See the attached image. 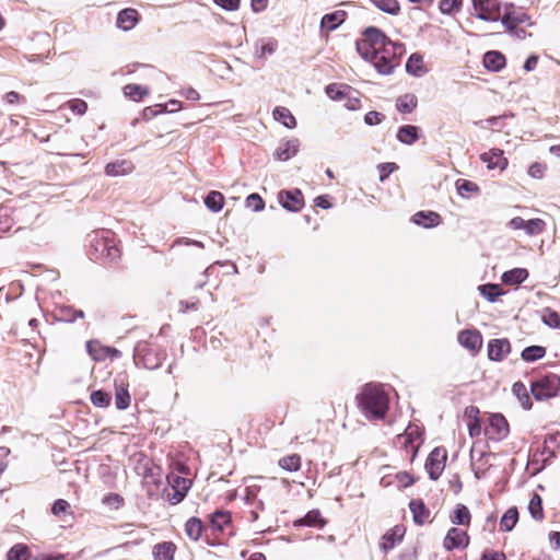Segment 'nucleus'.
<instances>
[{
  "label": "nucleus",
  "instance_id": "f257e3e1",
  "mask_svg": "<svg viewBox=\"0 0 560 560\" xmlns=\"http://www.w3.org/2000/svg\"><path fill=\"white\" fill-rule=\"evenodd\" d=\"M357 399L360 410L368 419H383L388 410L389 398L381 386L365 385Z\"/></svg>",
  "mask_w": 560,
  "mask_h": 560
},
{
  "label": "nucleus",
  "instance_id": "f03ea898",
  "mask_svg": "<svg viewBox=\"0 0 560 560\" xmlns=\"http://www.w3.org/2000/svg\"><path fill=\"white\" fill-rule=\"evenodd\" d=\"M404 54L405 47L402 44L390 42L384 47L372 51L368 60L373 63L378 73L388 75L399 65Z\"/></svg>",
  "mask_w": 560,
  "mask_h": 560
},
{
  "label": "nucleus",
  "instance_id": "7ed1b4c3",
  "mask_svg": "<svg viewBox=\"0 0 560 560\" xmlns=\"http://www.w3.org/2000/svg\"><path fill=\"white\" fill-rule=\"evenodd\" d=\"M390 42L380 28L371 26L364 30L363 38L357 42V50L363 59H370L372 51Z\"/></svg>",
  "mask_w": 560,
  "mask_h": 560
},
{
  "label": "nucleus",
  "instance_id": "20e7f679",
  "mask_svg": "<svg viewBox=\"0 0 560 560\" xmlns=\"http://www.w3.org/2000/svg\"><path fill=\"white\" fill-rule=\"evenodd\" d=\"M91 255L95 259L114 261L119 258L120 250L114 238L108 233H103L102 235L96 234L91 241Z\"/></svg>",
  "mask_w": 560,
  "mask_h": 560
},
{
  "label": "nucleus",
  "instance_id": "39448f33",
  "mask_svg": "<svg viewBox=\"0 0 560 560\" xmlns=\"http://www.w3.org/2000/svg\"><path fill=\"white\" fill-rule=\"evenodd\" d=\"M530 392L537 400L553 398L560 393V377L556 374L540 377L530 384Z\"/></svg>",
  "mask_w": 560,
  "mask_h": 560
},
{
  "label": "nucleus",
  "instance_id": "423d86ee",
  "mask_svg": "<svg viewBox=\"0 0 560 560\" xmlns=\"http://www.w3.org/2000/svg\"><path fill=\"white\" fill-rule=\"evenodd\" d=\"M422 442V431L417 424H409L405 432L396 438V444L402 447L407 454H410L411 459L416 456Z\"/></svg>",
  "mask_w": 560,
  "mask_h": 560
},
{
  "label": "nucleus",
  "instance_id": "0eeeda50",
  "mask_svg": "<svg viewBox=\"0 0 560 560\" xmlns=\"http://www.w3.org/2000/svg\"><path fill=\"white\" fill-rule=\"evenodd\" d=\"M474 14L485 21H498L500 19L499 0H471Z\"/></svg>",
  "mask_w": 560,
  "mask_h": 560
},
{
  "label": "nucleus",
  "instance_id": "6e6552de",
  "mask_svg": "<svg viewBox=\"0 0 560 560\" xmlns=\"http://www.w3.org/2000/svg\"><path fill=\"white\" fill-rule=\"evenodd\" d=\"M447 458L446 451L442 447H435L429 455L425 468L432 480H436L445 468Z\"/></svg>",
  "mask_w": 560,
  "mask_h": 560
},
{
  "label": "nucleus",
  "instance_id": "1a4fd4ad",
  "mask_svg": "<svg viewBox=\"0 0 560 560\" xmlns=\"http://www.w3.org/2000/svg\"><path fill=\"white\" fill-rule=\"evenodd\" d=\"M509 432V423L502 415L494 413L490 416L489 424L486 428V435L490 440L501 441L508 436Z\"/></svg>",
  "mask_w": 560,
  "mask_h": 560
},
{
  "label": "nucleus",
  "instance_id": "9d476101",
  "mask_svg": "<svg viewBox=\"0 0 560 560\" xmlns=\"http://www.w3.org/2000/svg\"><path fill=\"white\" fill-rule=\"evenodd\" d=\"M168 482L172 486V493H168V500L173 504L179 503L184 497L186 495L187 491L189 490L191 486V481L187 478H183L176 475H171L167 477Z\"/></svg>",
  "mask_w": 560,
  "mask_h": 560
},
{
  "label": "nucleus",
  "instance_id": "9b49d317",
  "mask_svg": "<svg viewBox=\"0 0 560 560\" xmlns=\"http://www.w3.org/2000/svg\"><path fill=\"white\" fill-rule=\"evenodd\" d=\"M469 545V536L463 529L452 527L448 529L444 540L443 547L446 550L465 549Z\"/></svg>",
  "mask_w": 560,
  "mask_h": 560
},
{
  "label": "nucleus",
  "instance_id": "f8f14e48",
  "mask_svg": "<svg viewBox=\"0 0 560 560\" xmlns=\"http://www.w3.org/2000/svg\"><path fill=\"white\" fill-rule=\"evenodd\" d=\"M499 20L509 32L515 31L520 24H530L528 14L523 11H516L512 5L511 9H506Z\"/></svg>",
  "mask_w": 560,
  "mask_h": 560
},
{
  "label": "nucleus",
  "instance_id": "ddd939ff",
  "mask_svg": "<svg viewBox=\"0 0 560 560\" xmlns=\"http://www.w3.org/2000/svg\"><path fill=\"white\" fill-rule=\"evenodd\" d=\"M480 160L487 165L489 170L499 168L504 171L508 167V159L503 155V150L491 149L480 155Z\"/></svg>",
  "mask_w": 560,
  "mask_h": 560
},
{
  "label": "nucleus",
  "instance_id": "4468645a",
  "mask_svg": "<svg viewBox=\"0 0 560 560\" xmlns=\"http://www.w3.org/2000/svg\"><path fill=\"white\" fill-rule=\"evenodd\" d=\"M404 535L405 528L402 526H394L382 536L380 548L384 552L392 550L402 539Z\"/></svg>",
  "mask_w": 560,
  "mask_h": 560
},
{
  "label": "nucleus",
  "instance_id": "2eb2a0df",
  "mask_svg": "<svg viewBox=\"0 0 560 560\" xmlns=\"http://www.w3.org/2000/svg\"><path fill=\"white\" fill-rule=\"evenodd\" d=\"M458 342L471 352H477L482 346V336L477 330H464L458 335Z\"/></svg>",
  "mask_w": 560,
  "mask_h": 560
},
{
  "label": "nucleus",
  "instance_id": "dca6fc26",
  "mask_svg": "<svg viewBox=\"0 0 560 560\" xmlns=\"http://www.w3.org/2000/svg\"><path fill=\"white\" fill-rule=\"evenodd\" d=\"M279 201L282 207L289 211H299L304 205L303 196L300 190L281 191L279 194Z\"/></svg>",
  "mask_w": 560,
  "mask_h": 560
},
{
  "label": "nucleus",
  "instance_id": "f3484780",
  "mask_svg": "<svg viewBox=\"0 0 560 560\" xmlns=\"http://www.w3.org/2000/svg\"><path fill=\"white\" fill-rule=\"evenodd\" d=\"M511 351V345L506 339H493L488 343V355L492 361H501Z\"/></svg>",
  "mask_w": 560,
  "mask_h": 560
},
{
  "label": "nucleus",
  "instance_id": "a211bd4d",
  "mask_svg": "<svg viewBox=\"0 0 560 560\" xmlns=\"http://www.w3.org/2000/svg\"><path fill=\"white\" fill-rule=\"evenodd\" d=\"M135 165L128 160L110 162L105 166V174L110 177L124 176L132 173Z\"/></svg>",
  "mask_w": 560,
  "mask_h": 560
},
{
  "label": "nucleus",
  "instance_id": "6ab92c4d",
  "mask_svg": "<svg viewBox=\"0 0 560 560\" xmlns=\"http://www.w3.org/2000/svg\"><path fill=\"white\" fill-rule=\"evenodd\" d=\"M138 20V11L131 8H127L118 13L116 24L122 31H130L136 26Z\"/></svg>",
  "mask_w": 560,
  "mask_h": 560
},
{
  "label": "nucleus",
  "instance_id": "aec40b11",
  "mask_svg": "<svg viewBox=\"0 0 560 560\" xmlns=\"http://www.w3.org/2000/svg\"><path fill=\"white\" fill-rule=\"evenodd\" d=\"M412 221L417 225H421L428 229L439 225L441 222V217L439 213L433 211H419L413 215Z\"/></svg>",
  "mask_w": 560,
  "mask_h": 560
},
{
  "label": "nucleus",
  "instance_id": "412c9836",
  "mask_svg": "<svg viewBox=\"0 0 560 560\" xmlns=\"http://www.w3.org/2000/svg\"><path fill=\"white\" fill-rule=\"evenodd\" d=\"M299 151V142L298 140H288L277 148L275 151V156L279 161H288L292 156H294Z\"/></svg>",
  "mask_w": 560,
  "mask_h": 560
},
{
  "label": "nucleus",
  "instance_id": "4be33fe9",
  "mask_svg": "<svg viewBox=\"0 0 560 560\" xmlns=\"http://www.w3.org/2000/svg\"><path fill=\"white\" fill-rule=\"evenodd\" d=\"M278 48V40L275 38H262L255 45V56L265 59L268 55H272Z\"/></svg>",
  "mask_w": 560,
  "mask_h": 560
},
{
  "label": "nucleus",
  "instance_id": "5701e85b",
  "mask_svg": "<svg viewBox=\"0 0 560 560\" xmlns=\"http://www.w3.org/2000/svg\"><path fill=\"white\" fill-rule=\"evenodd\" d=\"M479 409L475 406H470L466 408L465 415L467 416L468 423V433L471 438L478 436L481 433V423L478 418Z\"/></svg>",
  "mask_w": 560,
  "mask_h": 560
},
{
  "label": "nucleus",
  "instance_id": "b1692460",
  "mask_svg": "<svg viewBox=\"0 0 560 560\" xmlns=\"http://www.w3.org/2000/svg\"><path fill=\"white\" fill-rule=\"evenodd\" d=\"M483 65L488 70L499 71L505 66V57L495 50L488 51L485 54Z\"/></svg>",
  "mask_w": 560,
  "mask_h": 560
},
{
  "label": "nucleus",
  "instance_id": "393cba45",
  "mask_svg": "<svg viewBox=\"0 0 560 560\" xmlns=\"http://www.w3.org/2000/svg\"><path fill=\"white\" fill-rule=\"evenodd\" d=\"M176 546L171 541L158 544L153 548L154 560H174Z\"/></svg>",
  "mask_w": 560,
  "mask_h": 560
},
{
  "label": "nucleus",
  "instance_id": "a878e982",
  "mask_svg": "<svg viewBox=\"0 0 560 560\" xmlns=\"http://www.w3.org/2000/svg\"><path fill=\"white\" fill-rule=\"evenodd\" d=\"M346 19L345 11H336L332 13L325 14L320 21V27L324 30L334 31Z\"/></svg>",
  "mask_w": 560,
  "mask_h": 560
},
{
  "label": "nucleus",
  "instance_id": "bb28decb",
  "mask_svg": "<svg viewBox=\"0 0 560 560\" xmlns=\"http://www.w3.org/2000/svg\"><path fill=\"white\" fill-rule=\"evenodd\" d=\"M527 277L528 271L525 268H514L502 275V281L505 284L517 285L524 282Z\"/></svg>",
  "mask_w": 560,
  "mask_h": 560
},
{
  "label": "nucleus",
  "instance_id": "cd10ccee",
  "mask_svg": "<svg viewBox=\"0 0 560 560\" xmlns=\"http://www.w3.org/2000/svg\"><path fill=\"white\" fill-rule=\"evenodd\" d=\"M406 70L408 73L415 77H422L424 73H427L423 58L418 54H412L407 60Z\"/></svg>",
  "mask_w": 560,
  "mask_h": 560
},
{
  "label": "nucleus",
  "instance_id": "c85d7f7f",
  "mask_svg": "<svg viewBox=\"0 0 560 560\" xmlns=\"http://www.w3.org/2000/svg\"><path fill=\"white\" fill-rule=\"evenodd\" d=\"M471 521V515L468 508L464 504H457L451 514V522L454 525L468 526Z\"/></svg>",
  "mask_w": 560,
  "mask_h": 560
},
{
  "label": "nucleus",
  "instance_id": "c756f323",
  "mask_svg": "<svg viewBox=\"0 0 560 560\" xmlns=\"http://www.w3.org/2000/svg\"><path fill=\"white\" fill-rule=\"evenodd\" d=\"M397 139L401 143L412 144L419 139L418 127L412 125H405L398 129Z\"/></svg>",
  "mask_w": 560,
  "mask_h": 560
},
{
  "label": "nucleus",
  "instance_id": "7c9ffc66",
  "mask_svg": "<svg viewBox=\"0 0 560 560\" xmlns=\"http://www.w3.org/2000/svg\"><path fill=\"white\" fill-rule=\"evenodd\" d=\"M512 393L516 396L524 409L529 410L533 407V402L525 384L522 382L514 383L512 386Z\"/></svg>",
  "mask_w": 560,
  "mask_h": 560
},
{
  "label": "nucleus",
  "instance_id": "2f4dec72",
  "mask_svg": "<svg viewBox=\"0 0 560 560\" xmlns=\"http://www.w3.org/2000/svg\"><path fill=\"white\" fill-rule=\"evenodd\" d=\"M409 508L417 524L421 525L428 520L430 513L421 500H412Z\"/></svg>",
  "mask_w": 560,
  "mask_h": 560
},
{
  "label": "nucleus",
  "instance_id": "473e14b6",
  "mask_svg": "<svg viewBox=\"0 0 560 560\" xmlns=\"http://www.w3.org/2000/svg\"><path fill=\"white\" fill-rule=\"evenodd\" d=\"M351 93V86L347 84L331 83L326 86V94L332 101H343Z\"/></svg>",
  "mask_w": 560,
  "mask_h": 560
},
{
  "label": "nucleus",
  "instance_id": "72a5a7b5",
  "mask_svg": "<svg viewBox=\"0 0 560 560\" xmlns=\"http://www.w3.org/2000/svg\"><path fill=\"white\" fill-rule=\"evenodd\" d=\"M418 105V98L411 93L398 97L396 108L400 113H411Z\"/></svg>",
  "mask_w": 560,
  "mask_h": 560
},
{
  "label": "nucleus",
  "instance_id": "f704fd0d",
  "mask_svg": "<svg viewBox=\"0 0 560 560\" xmlns=\"http://www.w3.org/2000/svg\"><path fill=\"white\" fill-rule=\"evenodd\" d=\"M273 117L277 121L281 122L287 128H294L296 126L294 116L287 107H276L273 109Z\"/></svg>",
  "mask_w": 560,
  "mask_h": 560
},
{
  "label": "nucleus",
  "instance_id": "c9c22d12",
  "mask_svg": "<svg viewBox=\"0 0 560 560\" xmlns=\"http://www.w3.org/2000/svg\"><path fill=\"white\" fill-rule=\"evenodd\" d=\"M518 521V512L516 508H510L503 514L500 521V528L503 532L512 530Z\"/></svg>",
  "mask_w": 560,
  "mask_h": 560
},
{
  "label": "nucleus",
  "instance_id": "e433bc0d",
  "mask_svg": "<svg viewBox=\"0 0 560 560\" xmlns=\"http://www.w3.org/2000/svg\"><path fill=\"white\" fill-rule=\"evenodd\" d=\"M86 350L94 361H103L106 359L108 347L103 346L97 340H90L86 342Z\"/></svg>",
  "mask_w": 560,
  "mask_h": 560
},
{
  "label": "nucleus",
  "instance_id": "4c0bfd02",
  "mask_svg": "<svg viewBox=\"0 0 560 560\" xmlns=\"http://www.w3.org/2000/svg\"><path fill=\"white\" fill-rule=\"evenodd\" d=\"M202 522L197 517H190L185 524V532L192 540H198L202 534Z\"/></svg>",
  "mask_w": 560,
  "mask_h": 560
},
{
  "label": "nucleus",
  "instance_id": "58836bf2",
  "mask_svg": "<svg viewBox=\"0 0 560 560\" xmlns=\"http://www.w3.org/2000/svg\"><path fill=\"white\" fill-rule=\"evenodd\" d=\"M124 94L132 101L138 102L149 94V89L139 84H127L124 88Z\"/></svg>",
  "mask_w": 560,
  "mask_h": 560
},
{
  "label": "nucleus",
  "instance_id": "ea45409f",
  "mask_svg": "<svg viewBox=\"0 0 560 560\" xmlns=\"http://www.w3.org/2000/svg\"><path fill=\"white\" fill-rule=\"evenodd\" d=\"M205 205L213 212H219L224 205V197L219 191H210L205 198Z\"/></svg>",
  "mask_w": 560,
  "mask_h": 560
},
{
  "label": "nucleus",
  "instance_id": "a19ab883",
  "mask_svg": "<svg viewBox=\"0 0 560 560\" xmlns=\"http://www.w3.org/2000/svg\"><path fill=\"white\" fill-rule=\"evenodd\" d=\"M381 11L396 15L400 11V5L397 0H370Z\"/></svg>",
  "mask_w": 560,
  "mask_h": 560
},
{
  "label": "nucleus",
  "instance_id": "79ce46f5",
  "mask_svg": "<svg viewBox=\"0 0 560 560\" xmlns=\"http://www.w3.org/2000/svg\"><path fill=\"white\" fill-rule=\"evenodd\" d=\"M546 354V349L541 346H530L525 348L522 351V359L526 362H534L536 360H539L544 358Z\"/></svg>",
  "mask_w": 560,
  "mask_h": 560
},
{
  "label": "nucleus",
  "instance_id": "37998d69",
  "mask_svg": "<svg viewBox=\"0 0 560 560\" xmlns=\"http://www.w3.org/2000/svg\"><path fill=\"white\" fill-rule=\"evenodd\" d=\"M115 405L117 409H127L130 405V395L124 385L116 384Z\"/></svg>",
  "mask_w": 560,
  "mask_h": 560
},
{
  "label": "nucleus",
  "instance_id": "c03bdc74",
  "mask_svg": "<svg viewBox=\"0 0 560 560\" xmlns=\"http://www.w3.org/2000/svg\"><path fill=\"white\" fill-rule=\"evenodd\" d=\"M231 522V514L225 511H217L211 516V525L217 530H223Z\"/></svg>",
  "mask_w": 560,
  "mask_h": 560
},
{
  "label": "nucleus",
  "instance_id": "a18cd8bd",
  "mask_svg": "<svg viewBox=\"0 0 560 560\" xmlns=\"http://www.w3.org/2000/svg\"><path fill=\"white\" fill-rule=\"evenodd\" d=\"M546 222L542 219L535 218L525 221L524 231L527 235L533 236L544 232Z\"/></svg>",
  "mask_w": 560,
  "mask_h": 560
},
{
  "label": "nucleus",
  "instance_id": "49530a36",
  "mask_svg": "<svg viewBox=\"0 0 560 560\" xmlns=\"http://www.w3.org/2000/svg\"><path fill=\"white\" fill-rule=\"evenodd\" d=\"M279 466L288 471H298L301 467V457L298 454L284 456L279 459Z\"/></svg>",
  "mask_w": 560,
  "mask_h": 560
},
{
  "label": "nucleus",
  "instance_id": "de8ad7c7",
  "mask_svg": "<svg viewBox=\"0 0 560 560\" xmlns=\"http://www.w3.org/2000/svg\"><path fill=\"white\" fill-rule=\"evenodd\" d=\"M541 320L544 322L545 325H547L550 328L560 327V315L549 307L542 310Z\"/></svg>",
  "mask_w": 560,
  "mask_h": 560
},
{
  "label": "nucleus",
  "instance_id": "09e8293b",
  "mask_svg": "<svg viewBox=\"0 0 560 560\" xmlns=\"http://www.w3.org/2000/svg\"><path fill=\"white\" fill-rule=\"evenodd\" d=\"M28 548L23 544L14 545L7 553L8 560H27Z\"/></svg>",
  "mask_w": 560,
  "mask_h": 560
},
{
  "label": "nucleus",
  "instance_id": "8fccbe9b",
  "mask_svg": "<svg viewBox=\"0 0 560 560\" xmlns=\"http://www.w3.org/2000/svg\"><path fill=\"white\" fill-rule=\"evenodd\" d=\"M480 294L489 302H494L495 299L502 294L498 284H483L478 288Z\"/></svg>",
  "mask_w": 560,
  "mask_h": 560
},
{
  "label": "nucleus",
  "instance_id": "3c124183",
  "mask_svg": "<svg viewBox=\"0 0 560 560\" xmlns=\"http://www.w3.org/2000/svg\"><path fill=\"white\" fill-rule=\"evenodd\" d=\"M528 510H529L530 515L535 520H537V521L542 520L544 512H542L541 499L538 494L533 495V498L530 499V501L528 503Z\"/></svg>",
  "mask_w": 560,
  "mask_h": 560
},
{
  "label": "nucleus",
  "instance_id": "603ef678",
  "mask_svg": "<svg viewBox=\"0 0 560 560\" xmlns=\"http://www.w3.org/2000/svg\"><path fill=\"white\" fill-rule=\"evenodd\" d=\"M456 188L458 194L463 197H466L467 194H475L479 189L474 182L467 179H458L456 182Z\"/></svg>",
  "mask_w": 560,
  "mask_h": 560
},
{
  "label": "nucleus",
  "instance_id": "864d4df0",
  "mask_svg": "<svg viewBox=\"0 0 560 560\" xmlns=\"http://www.w3.org/2000/svg\"><path fill=\"white\" fill-rule=\"evenodd\" d=\"M463 0H440L439 9L444 14H452L459 11Z\"/></svg>",
  "mask_w": 560,
  "mask_h": 560
},
{
  "label": "nucleus",
  "instance_id": "5fc2aeb1",
  "mask_svg": "<svg viewBox=\"0 0 560 560\" xmlns=\"http://www.w3.org/2000/svg\"><path fill=\"white\" fill-rule=\"evenodd\" d=\"M110 395L103 390H95L91 394V401L96 407H107L110 402Z\"/></svg>",
  "mask_w": 560,
  "mask_h": 560
},
{
  "label": "nucleus",
  "instance_id": "6e6d98bb",
  "mask_svg": "<svg viewBox=\"0 0 560 560\" xmlns=\"http://www.w3.org/2000/svg\"><path fill=\"white\" fill-rule=\"evenodd\" d=\"M62 108H69L75 115H83L88 109V104L83 100L75 98L69 101Z\"/></svg>",
  "mask_w": 560,
  "mask_h": 560
},
{
  "label": "nucleus",
  "instance_id": "4d7b16f0",
  "mask_svg": "<svg viewBox=\"0 0 560 560\" xmlns=\"http://www.w3.org/2000/svg\"><path fill=\"white\" fill-rule=\"evenodd\" d=\"M299 523L301 525H305V526H319L322 527L323 526V521L320 520V514L319 512L317 511H311L308 512L305 517H303L302 520L299 521Z\"/></svg>",
  "mask_w": 560,
  "mask_h": 560
},
{
  "label": "nucleus",
  "instance_id": "13d9d810",
  "mask_svg": "<svg viewBox=\"0 0 560 560\" xmlns=\"http://www.w3.org/2000/svg\"><path fill=\"white\" fill-rule=\"evenodd\" d=\"M345 107L349 110H357L361 107V100L358 96V92L351 88V93L346 95L345 98Z\"/></svg>",
  "mask_w": 560,
  "mask_h": 560
},
{
  "label": "nucleus",
  "instance_id": "bf43d9fd",
  "mask_svg": "<svg viewBox=\"0 0 560 560\" xmlns=\"http://www.w3.org/2000/svg\"><path fill=\"white\" fill-rule=\"evenodd\" d=\"M547 170V165L544 163L535 162L528 167V175L533 178L540 179L544 177L545 172Z\"/></svg>",
  "mask_w": 560,
  "mask_h": 560
},
{
  "label": "nucleus",
  "instance_id": "052dcab7",
  "mask_svg": "<svg viewBox=\"0 0 560 560\" xmlns=\"http://www.w3.org/2000/svg\"><path fill=\"white\" fill-rule=\"evenodd\" d=\"M246 207L252 208L254 211H260L264 209L265 202L258 194H250L246 198Z\"/></svg>",
  "mask_w": 560,
  "mask_h": 560
},
{
  "label": "nucleus",
  "instance_id": "680f3d73",
  "mask_svg": "<svg viewBox=\"0 0 560 560\" xmlns=\"http://www.w3.org/2000/svg\"><path fill=\"white\" fill-rule=\"evenodd\" d=\"M70 510V504L62 499L56 500L51 506V513L55 516H60L61 514L68 513Z\"/></svg>",
  "mask_w": 560,
  "mask_h": 560
},
{
  "label": "nucleus",
  "instance_id": "e2e57ef3",
  "mask_svg": "<svg viewBox=\"0 0 560 560\" xmlns=\"http://www.w3.org/2000/svg\"><path fill=\"white\" fill-rule=\"evenodd\" d=\"M384 119V115L382 113H378V112H369L365 116H364V121L366 125L369 126H374V125H378L383 121Z\"/></svg>",
  "mask_w": 560,
  "mask_h": 560
},
{
  "label": "nucleus",
  "instance_id": "0e129e2a",
  "mask_svg": "<svg viewBox=\"0 0 560 560\" xmlns=\"http://www.w3.org/2000/svg\"><path fill=\"white\" fill-rule=\"evenodd\" d=\"M397 170L395 163H382L378 165L380 179L383 182L390 173Z\"/></svg>",
  "mask_w": 560,
  "mask_h": 560
},
{
  "label": "nucleus",
  "instance_id": "69168bd1",
  "mask_svg": "<svg viewBox=\"0 0 560 560\" xmlns=\"http://www.w3.org/2000/svg\"><path fill=\"white\" fill-rule=\"evenodd\" d=\"M213 1L219 7L225 9V10H230V11L237 10L240 7V0H213Z\"/></svg>",
  "mask_w": 560,
  "mask_h": 560
},
{
  "label": "nucleus",
  "instance_id": "338daca9",
  "mask_svg": "<svg viewBox=\"0 0 560 560\" xmlns=\"http://www.w3.org/2000/svg\"><path fill=\"white\" fill-rule=\"evenodd\" d=\"M178 245H186V246H196L198 248H203V244L199 241L190 240L188 237H182L177 238L173 244L172 247L178 246Z\"/></svg>",
  "mask_w": 560,
  "mask_h": 560
},
{
  "label": "nucleus",
  "instance_id": "774afa93",
  "mask_svg": "<svg viewBox=\"0 0 560 560\" xmlns=\"http://www.w3.org/2000/svg\"><path fill=\"white\" fill-rule=\"evenodd\" d=\"M505 557L502 552L488 551L483 553L482 560H504Z\"/></svg>",
  "mask_w": 560,
  "mask_h": 560
}]
</instances>
